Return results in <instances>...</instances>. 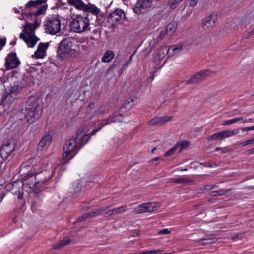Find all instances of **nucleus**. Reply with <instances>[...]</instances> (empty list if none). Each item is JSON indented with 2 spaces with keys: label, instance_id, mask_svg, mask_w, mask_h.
Wrapping results in <instances>:
<instances>
[{
  "label": "nucleus",
  "instance_id": "c85d7f7f",
  "mask_svg": "<svg viewBox=\"0 0 254 254\" xmlns=\"http://www.w3.org/2000/svg\"><path fill=\"white\" fill-rule=\"evenodd\" d=\"M52 141V136L49 134L44 135L38 144V148L42 149L45 146L49 145Z\"/></svg>",
  "mask_w": 254,
  "mask_h": 254
},
{
  "label": "nucleus",
  "instance_id": "a19ab883",
  "mask_svg": "<svg viewBox=\"0 0 254 254\" xmlns=\"http://www.w3.org/2000/svg\"><path fill=\"white\" fill-rule=\"evenodd\" d=\"M171 181L173 182H175L178 184H185L187 183H190L191 180L190 179H185L181 178H173L171 179Z\"/></svg>",
  "mask_w": 254,
  "mask_h": 254
},
{
  "label": "nucleus",
  "instance_id": "c03bdc74",
  "mask_svg": "<svg viewBox=\"0 0 254 254\" xmlns=\"http://www.w3.org/2000/svg\"><path fill=\"white\" fill-rule=\"evenodd\" d=\"M242 238V234H236L235 235H233L231 236V239L233 240H237L239 239H241Z\"/></svg>",
  "mask_w": 254,
  "mask_h": 254
},
{
  "label": "nucleus",
  "instance_id": "13d9d810",
  "mask_svg": "<svg viewBox=\"0 0 254 254\" xmlns=\"http://www.w3.org/2000/svg\"><path fill=\"white\" fill-rule=\"evenodd\" d=\"M198 1V0H191L190 2V5L191 7L195 6L197 4Z\"/></svg>",
  "mask_w": 254,
  "mask_h": 254
},
{
  "label": "nucleus",
  "instance_id": "473e14b6",
  "mask_svg": "<svg viewBox=\"0 0 254 254\" xmlns=\"http://www.w3.org/2000/svg\"><path fill=\"white\" fill-rule=\"evenodd\" d=\"M110 109V107L107 105H101L99 107L96 108L95 112L96 114L99 115H104L106 113L108 112Z\"/></svg>",
  "mask_w": 254,
  "mask_h": 254
},
{
  "label": "nucleus",
  "instance_id": "a18cd8bd",
  "mask_svg": "<svg viewBox=\"0 0 254 254\" xmlns=\"http://www.w3.org/2000/svg\"><path fill=\"white\" fill-rule=\"evenodd\" d=\"M110 206H107V207H101V208L97 209V210L98 211V212L99 213V215L102 214L103 212L108 210L110 208Z\"/></svg>",
  "mask_w": 254,
  "mask_h": 254
},
{
  "label": "nucleus",
  "instance_id": "09e8293b",
  "mask_svg": "<svg viewBox=\"0 0 254 254\" xmlns=\"http://www.w3.org/2000/svg\"><path fill=\"white\" fill-rule=\"evenodd\" d=\"M245 37L246 38H250L254 37V30H252V31L247 32L245 34Z\"/></svg>",
  "mask_w": 254,
  "mask_h": 254
},
{
  "label": "nucleus",
  "instance_id": "9d476101",
  "mask_svg": "<svg viewBox=\"0 0 254 254\" xmlns=\"http://www.w3.org/2000/svg\"><path fill=\"white\" fill-rule=\"evenodd\" d=\"M239 130L238 129L233 130H224L210 135L207 137V139L208 142L213 140H222L226 138L231 137L239 133Z\"/></svg>",
  "mask_w": 254,
  "mask_h": 254
},
{
  "label": "nucleus",
  "instance_id": "e433bc0d",
  "mask_svg": "<svg viewBox=\"0 0 254 254\" xmlns=\"http://www.w3.org/2000/svg\"><path fill=\"white\" fill-rule=\"evenodd\" d=\"M231 191V189L225 190V189H221L215 191H212L211 192V195L212 196H222L224 195L225 194Z\"/></svg>",
  "mask_w": 254,
  "mask_h": 254
},
{
  "label": "nucleus",
  "instance_id": "f03ea898",
  "mask_svg": "<svg viewBox=\"0 0 254 254\" xmlns=\"http://www.w3.org/2000/svg\"><path fill=\"white\" fill-rule=\"evenodd\" d=\"M46 1L47 0L29 1L23 8L21 7L22 14H27L28 15H33L34 17L44 15L47 9Z\"/></svg>",
  "mask_w": 254,
  "mask_h": 254
},
{
  "label": "nucleus",
  "instance_id": "864d4df0",
  "mask_svg": "<svg viewBox=\"0 0 254 254\" xmlns=\"http://www.w3.org/2000/svg\"><path fill=\"white\" fill-rule=\"evenodd\" d=\"M253 142L252 139H249L247 141H244L241 143L242 146H246L248 144H252Z\"/></svg>",
  "mask_w": 254,
  "mask_h": 254
},
{
  "label": "nucleus",
  "instance_id": "2f4dec72",
  "mask_svg": "<svg viewBox=\"0 0 254 254\" xmlns=\"http://www.w3.org/2000/svg\"><path fill=\"white\" fill-rule=\"evenodd\" d=\"M165 51L164 48H161L158 51L154 57V60L156 62H159L165 57Z\"/></svg>",
  "mask_w": 254,
  "mask_h": 254
},
{
  "label": "nucleus",
  "instance_id": "4468645a",
  "mask_svg": "<svg viewBox=\"0 0 254 254\" xmlns=\"http://www.w3.org/2000/svg\"><path fill=\"white\" fill-rule=\"evenodd\" d=\"M34 160H30L29 162L27 163V164H23L21 167L20 171L24 172L26 169H29V171L27 174L32 175L34 176L35 175H37L38 173H40L41 172V164L34 163Z\"/></svg>",
  "mask_w": 254,
  "mask_h": 254
},
{
  "label": "nucleus",
  "instance_id": "69168bd1",
  "mask_svg": "<svg viewBox=\"0 0 254 254\" xmlns=\"http://www.w3.org/2000/svg\"><path fill=\"white\" fill-rule=\"evenodd\" d=\"M16 41L15 40H14V41L11 42L10 44L12 45H15L16 44Z\"/></svg>",
  "mask_w": 254,
  "mask_h": 254
},
{
  "label": "nucleus",
  "instance_id": "bf43d9fd",
  "mask_svg": "<svg viewBox=\"0 0 254 254\" xmlns=\"http://www.w3.org/2000/svg\"><path fill=\"white\" fill-rule=\"evenodd\" d=\"M254 119L253 118L246 119L243 117V119L242 120L243 123H248V122H253Z\"/></svg>",
  "mask_w": 254,
  "mask_h": 254
},
{
  "label": "nucleus",
  "instance_id": "393cba45",
  "mask_svg": "<svg viewBox=\"0 0 254 254\" xmlns=\"http://www.w3.org/2000/svg\"><path fill=\"white\" fill-rule=\"evenodd\" d=\"M182 44L170 46L167 50V54L168 57H171L180 52L182 50Z\"/></svg>",
  "mask_w": 254,
  "mask_h": 254
},
{
  "label": "nucleus",
  "instance_id": "052dcab7",
  "mask_svg": "<svg viewBox=\"0 0 254 254\" xmlns=\"http://www.w3.org/2000/svg\"><path fill=\"white\" fill-rule=\"evenodd\" d=\"M246 154L248 155L254 154V147L249 150H247L246 152Z\"/></svg>",
  "mask_w": 254,
  "mask_h": 254
},
{
  "label": "nucleus",
  "instance_id": "7c9ffc66",
  "mask_svg": "<svg viewBox=\"0 0 254 254\" xmlns=\"http://www.w3.org/2000/svg\"><path fill=\"white\" fill-rule=\"evenodd\" d=\"M190 144V142L189 141L186 140H182L180 142H177L175 146L178 149V151L179 153L181 152V151L187 147H188Z\"/></svg>",
  "mask_w": 254,
  "mask_h": 254
},
{
  "label": "nucleus",
  "instance_id": "4c0bfd02",
  "mask_svg": "<svg viewBox=\"0 0 254 254\" xmlns=\"http://www.w3.org/2000/svg\"><path fill=\"white\" fill-rule=\"evenodd\" d=\"M243 119V117H238L229 120L224 121L222 123V125H229L238 121H242Z\"/></svg>",
  "mask_w": 254,
  "mask_h": 254
},
{
  "label": "nucleus",
  "instance_id": "680f3d73",
  "mask_svg": "<svg viewBox=\"0 0 254 254\" xmlns=\"http://www.w3.org/2000/svg\"><path fill=\"white\" fill-rule=\"evenodd\" d=\"M37 205H38V204L37 203H36V202H32V204H31V208L32 209V210L33 211L34 210H35L36 208H37Z\"/></svg>",
  "mask_w": 254,
  "mask_h": 254
},
{
  "label": "nucleus",
  "instance_id": "72a5a7b5",
  "mask_svg": "<svg viewBox=\"0 0 254 254\" xmlns=\"http://www.w3.org/2000/svg\"><path fill=\"white\" fill-rule=\"evenodd\" d=\"M70 242V240L67 239H64L60 241H59L58 243L55 244L53 246V248L54 249H60L64 246L67 245Z\"/></svg>",
  "mask_w": 254,
  "mask_h": 254
},
{
  "label": "nucleus",
  "instance_id": "37998d69",
  "mask_svg": "<svg viewBox=\"0 0 254 254\" xmlns=\"http://www.w3.org/2000/svg\"><path fill=\"white\" fill-rule=\"evenodd\" d=\"M166 34V33L165 31H160L159 35L158 37L157 41H161L163 40V39L164 38L165 35Z\"/></svg>",
  "mask_w": 254,
  "mask_h": 254
},
{
  "label": "nucleus",
  "instance_id": "20e7f679",
  "mask_svg": "<svg viewBox=\"0 0 254 254\" xmlns=\"http://www.w3.org/2000/svg\"><path fill=\"white\" fill-rule=\"evenodd\" d=\"M70 28L72 31L78 33H86L90 30V20L88 16L77 15L72 18L70 23Z\"/></svg>",
  "mask_w": 254,
  "mask_h": 254
},
{
  "label": "nucleus",
  "instance_id": "79ce46f5",
  "mask_svg": "<svg viewBox=\"0 0 254 254\" xmlns=\"http://www.w3.org/2000/svg\"><path fill=\"white\" fill-rule=\"evenodd\" d=\"M178 150L176 146L175 145L172 148L168 150L164 154L165 157H168L172 155L176 151Z\"/></svg>",
  "mask_w": 254,
  "mask_h": 254
},
{
  "label": "nucleus",
  "instance_id": "412c9836",
  "mask_svg": "<svg viewBox=\"0 0 254 254\" xmlns=\"http://www.w3.org/2000/svg\"><path fill=\"white\" fill-rule=\"evenodd\" d=\"M48 43H40L38 45L34 56L36 59L43 58L46 55V51L49 47Z\"/></svg>",
  "mask_w": 254,
  "mask_h": 254
},
{
  "label": "nucleus",
  "instance_id": "f257e3e1",
  "mask_svg": "<svg viewBox=\"0 0 254 254\" xmlns=\"http://www.w3.org/2000/svg\"><path fill=\"white\" fill-rule=\"evenodd\" d=\"M42 113V108L38 105L36 99L30 97L21 108V113L24 115L27 121L33 123L38 119Z\"/></svg>",
  "mask_w": 254,
  "mask_h": 254
},
{
  "label": "nucleus",
  "instance_id": "de8ad7c7",
  "mask_svg": "<svg viewBox=\"0 0 254 254\" xmlns=\"http://www.w3.org/2000/svg\"><path fill=\"white\" fill-rule=\"evenodd\" d=\"M40 20L37 18V17H35L34 23L32 25H34L35 28L36 29L40 25Z\"/></svg>",
  "mask_w": 254,
  "mask_h": 254
},
{
  "label": "nucleus",
  "instance_id": "c9c22d12",
  "mask_svg": "<svg viewBox=\"0 0 254 254\" xmlns=\"http://www.w3.org/2000/svg\"><path fill=\"white\" fill-rule=\"evenodd\" d=\"M36 28L34 25H32V23H27L26 24L24 27L25 34L27 35H33V33L34 32Z\"/></svg>",
  "mask_w": 254,
  "mask_h": 254
},
{
  "label": "nucleus",
  "instance_id": "e2e57ef3",
  "mask_svg": "<svg viewBox=\"0 0 254 254\" xmlns=\"http://www.w3.org/2000/svg\"><path fill=\"white\" fill-rule=\"evenodd\" d=\"M4 197V195L3 192H2L1 190H0V203L2 201L3 198Z\"/></svg>",
  "mask_w": 254,
  "mask_h": 254
},
{
  "label": "nucleus",
  "instance_id": "0eeeda50",
  "mask_svg": "<svg viewBox=\"0 0 254 254\" xmlns=\"http://www.w3.org/2000/svg\"><path fill=\"white\" fill-rule=\"evenodd\" d=\"M72 39L70 37L65 38L59 44L57 55L64 58L71 53L72 50Z\"/></svg>",
  "mask_w": 254,
  "mask_h": 254
},
{
  "label": "nucleus",
  "instance_id": "ddd939ff",
  "mask_svg": "<svg viewBox=\"0 0 254 254\" xmlns=\"http://www.w3.org/2000/svg\"><path fill=\"white\" fill-rule=\"evenodd\" d=\"M211 74V71L209 70H203L193 75L190 79L186 81V84H197L205 80Z\"/></svg>",
  "mask_w": 254,
  "mask_h": 254
},
{
  "label": "nucleus",
  "instance_id": "a211bd4d",
  "mask_svg": "<svg viewBox=\"0 0 254 254\" xmlns=\"http://www.w3.org/2000/svg\"><path fill=\"white\" fill-rule=\"evenodd\" d=\"M123 121V118L121 114H118L117 113H113L112 115H110L109 116V118L107 120H104L102 122L101 124V127L100 128L96 130L95 131L94 130H93L92 131V134H95L97 131H98L99 129H101L105 125H107L110 123H114L116 122H122Z\"/></svg>",
  "mask_w": 254,
  "mask_h": 254
},
{
  "label": "nucleus",
  "instance_id": "a878e982",
  "mask_svg": "<svg viewBox=\"0 0 254 254\" xmlns=\"http://www.w3.org/2000/svg\"><path fill=\"white\" fill-rule=\"evenodd\" d=\"M99 216V213L97 209L91 211L89 213L84 214L78 219V222L85 221L88 219H90Z\"/></svg>",
  "mask_w": 254,
  "mask_h": 254
},
{
  "label": "nucleus",
  "instance_id": "1a4fd4ad",
  "mask_svg": "<svg viewBox=\"0 0 254 254\" xmlns=\"http://www.w3.org/2000/svg\"><path fill=\"white\" fill-rule=\"evenodd\" d=\"M160 207V205L158 203H145L138 205L135 207L133 209V212L135 214L154 212L158 211Z\"/></svg>",
  "mask_w": 254,
  "mask_h": 254
},
{
  "label": "nucleus",
  "instance_id": "7ed1b4c3",
  "mask_svg": "<svg viewBox=\"0 0 254 254\" xmlns=\"http://www.w3.org/2000/svg\"><path fill=\"white\" fill-rule=\"evenodd\" d=\"M48 180L45 178H41L39 177V180L37 181L35 176L27 174L23 178L22 181L23 183V190L28 192H34L35 195L38 196L39 190L42 189L43 185Z\"/></svg>",
  "mask_w": 254,
  "mask_h": 254
},
{
  "label": "nucleus",
  "instance_id": "ea45409f",
  "mask_svg": "<svg viewBox=\"0 0 254 254\" xmlns=\"http://www.w3.org/2000/svg\"><path fill=\"white\" fill-rule=\"evenodd\" d=\"M216 241V238H215L202 239L199 241V242H201V243L203 245H209L210 244L214 243Z\"/></svg>",
  "mask_w": 254,
  "mask_h": 254
},
{
  "label": "nucleus",
  "instance_id": "f704fd0d",
  "mask_svg": "<svg viewBox=\"0 0 254 254\" xmlns=\"http://www.w3.org/2000/svg\"><path fill=\"white\" fill-rule=\"evenodd\" d=\"M114 56V54L112 51H107L102 58V61L106 63L109 62L113 59Z\"/></svg>",
  "mask_w": 254,
  "mask_h": 254
},
{
  "label": "nucleus",
  "instance_id": "c756f323",
  "mask_svg": "<svg viewBox=\"0 0 254 254\" xmlns=\"http://www.w3.org/2000/svg\"><path fill=\"white\" fill-rule=\"evenodd\" d=\"M178 24L176 22L169 23L166 26L165 32L166 34L169 36H172L175 32Z\"/></svg>",
  "mask_w": 254,
  "mask_h": 254
},
{
  "label": "nucleus",
  "instance_id": "603ef678",
  "mask_svg": "<svg viewBox=\"0 0 254 254\" xmlns=\"http://www.w3.org/2000/svg\"><path fill=\"white\" fill-rule=\"evenodd\" d=\"M170 231L168 229H163L158 232L159 234H167L170 233Z\"/></svg>",
  "mask_w": 254,
  "mask_h": 254
},
{
  "label": "nucleus",
  "instance_id": "5701e85b",
  "mask_svg": "<svg viewBox=\"0 0 254 254\" xmlns=\"http://www.w3.org/2000/svg\"><path fill=\"white\" fill-rule=\"evenodd\" d=\"M172 116H164L156 117L149 121V124L151 125H163L172 119Z\"/></svg>",
  "mask_w": 254,
  "mask_h": 254
},
{
  "label": "nucleus",
  "instance_id": "aec40b11",
  "mask_svg": "<svg viewBox=\"0 0 254 254\" xmlns=\"http://www.w3.org/2000/svg\"><path fill=\"white\" fill-rule=\"evenodd\" d=\"M19 38L26 42L28 47L31 48L34 47L39 40L34 35H27L23 33L20 34Z\"/></svg>",
  "mask_w": 254,
  "mask_h": 254
},
{
  "label": "nucleus",
  "instance_id": "5fc2aeb1",
  "mask_svg": "<svg viewBox=\"0 0 254 254\" xmlns=\"http://www.w3.org/2000/svg\"><path fill=\"white\" fill-rule=\"evenodd\" d=\"M6 43V39L3 38L0 39V50L2 49V48L5 45Z\"/></svg>",
  "mask_w": 254,
  "mask_h": 254
},
{
  "label": "nucleus",
  "instance_id": "39448f33",
  "mask_svg": "<svg viewBox=\"0 0 254 254\" xmlns=\"http://www.w3.org/2000/svg\"><path fill=\"white\" fill-rule=\"evenodd\" d=\"M44 28L46 33L56 35L61 30V23L58 15L47 17L44 22Z\"/></svg>",
  "mask_w": 254,
  "mask_h": 254
},
{
  "label": "nucleus",
  "instance_id": "774afa93",
  "mask_svg": "<svg viewBox=\"0 0 254 254\" xmlns=\"http://www.w3.org/2000/svg\"><path fill=\"white\" fill-rule=\"evenodd\" d=\"M14 11L16 13H19L20 12V11L18 10H17V9H15Z\"/></svg>",
  "mask_w": 254,
  "mask_h": 254
},
{
  "label": "nucleus",
  "instance_id": "423d86ee",
  "mask_svg": "<svg viewBox=\"0 0 254 254\" xmlns=\"http://www.w3.org/2000/svg\"><path fill=\"white\" fill-rule=\"evenodd\" d=\"M81 149L77 144L74 138H70L65 143L64 147V154L63 159L65 160L64 163H68Z\"/></svg>",
  "mask_w": 254,
  "mask_h": 254
},
{
  "label": "nucleus",
  "instance_id": "dca6fc26",
  "mask_svg": "<svg viewBox=\"0 0 254 254\" xmlns=\"http://www.w3.org/2000/svg\"><path fill=\"white\" fill-rule=\"evenodd\" d=\"M152 1L153 0H138L134 9V12L138 14L144 13L151 6Z\"/></svg>",
  "mask_w": 254,
  "mask_h": 254
},
{
  "label": "nucleus",
  "instance_id": "4be33fe9",
  "mask_svg": "<svg viewBox=\"0 0 254 254\" xmlns=\"http://www.w3.org/2000/svg\"><path fill=\"white\" fill-rule=\"evenodd\" d=\"M15 145L13 143L4 145L1 149L0 153L2 157L7 158L10 156L14 150Z\"/></svg>",
  "mask_w": 254,
  "mask_h": 254
},
{
  "label": "nucleus",
  "instance_id": "49530a36",
  "mask_svg": "<svg viewBox=\"0 0 254 254\" xmlns=\"http://www.w3.org/2000/svg\"><path fill=\"white\" fill-rule=\"evenodd\" d=\"M95 108V104L90 103L86 108V112L90 113L91 110Z\"/></svg>",
  "mask_w": 254,
  "mask_h": 254
},
{
  "label": "nucleus",
  "instance_id": "6e6552de",
  "mask_svg": "<svg viewBox=\"0 0 254 254\" xmlns=\"http://www.w3.org/2000/svg\"><path fill=\"white\" fill-rule=\"evenodd\" d=\"M125 18V14L121 9H117L109 14L107 21L109 26L114 27L117 24L123 22Z\"/></svg>",
  "mask_w": 254,
  "mask_h": 254
},
{
  "label": "nucleus",
  "instance_id": "4d7b16f0",
  "mask_svg": "<svg viewBox=\"0 0 254 254\" xmlns=\"http://www.w3.org/2000/svg\"><path fill=\"white\" fill-rule=\"evenodd\" d=\"M162 250L160 249H157V250H149L148 251V254H156L159 252H162Z\"/></svg>",
  "mask_w": 254,
  "mask_h": 254
},
{
  "label": "nucleus",
  "instance_id": "8fccbe9b",
  "mask_svg": "<svg viewBox=\"0 0 254 254\" xmlns=\"http://www.w3.org/2000/svg\"><path fill=\"white\" fill-rule=\"evenodd\" d=\"M215 150L216 151H221V152L223 154L226 153L228 152V150L226 148H221V147H216L215 149Z\"/></svg>",
  "mask_w": 254,
  "mask_h": 254
},
{
  "label": "nucleus",
  "instance_id": "f3484780",
  "mask_svg": "<svg viewBox=\"0 0 254 254\" xmlns=\"http://www.w3.org/2000/svg\"><path fill=\"white\" fill-rule=\"evenodd\" d=\"M6 59L5 65L7 69H13L17 67L20 64V61L15 53L9 54Z\"/></svg>",
  "mask_w": 254,
  "mask_h": 254
},
{
  "label": "nucleus",
  "instance_id": "338daca9",
  "mask_svg": "<svg viewBox=\"0 0 254 254\" xmlns=\"http://www.w3.org/2000/svg\"><path fill=\"white\" fill-rule=\"evenodd\" d=\"M159 159V157H156V158L153 159L152 160H151V161H156L158 160Z\"/></svg>",
  "mask_w": 254,
  "mask_h": 254
},
{
  "label": "nucleus",
  "instance_id": "cd10ccee",
  "mask_svg": "<svg viewBox=\"0 0 254 254\" xmlns=\"http://www.w3.org/2000/svg\"><path fill=\"white\" fill-rule=\"evenodd\" d=\"M68 3L80 10H84L85 3L82 0H68Z\"/></svg>",
  "mask_w": 254,
  "mask_h": 254
},
{
  "label": "nucleus",
  "instance_id": "58836bf2",
  "mask_svg": "<svg viewBox=\"0 0 254 254\" xmlns=\"http://www.w3.org/2000/svg\"><path fill=\"white\" fill-rule=\"evenodd\" d=\"M182 0H170L169 2V7L171 9H174L177 7Z\"/></svg>",
  "mask_w": 254,
  "mask_h": 254
},
{
  "label": "nucleus",
  "instance_id": "6e6d98bb",
  "mask_svg": "<svg viewBox=\"0 0 254 254\" xmlns=\"http://www.w3.org/2000/svg\"><path fill=\"white\" fill-rule=\"evenodd\" d=\"M242 131H248L252 130H254V126L249 127H247L242 128L241 129Z\"/></svg>",
  "mask_w": 254,
  "mask_h": 254
},
{
  "label": "nucleus",
  "instance_id": "9b49d317",
  "mask_svg": "<svg viewBox=\"0 0 254 254\" xmlns=\"http://www.w3.org/2000/svg\"><path fill=\"white\" fill-rule=\"evenodd\" d=\"M89 131L87 127L84 126L79 128L77 132L75 140L77 144L80 147H82L85 144H86L89 139Z\"/></svg>",
  "mask_w": 254,
  "mask_h": 254
},
{
  "label": "nucleus",
  "instance_id": "2eb2a0df",
  "mask_svg": "<svg viewBox=\"0 0 254 254\" xmlns=\"http://www.w3.org/2000/svg\"><path fill=\"white\" fill-rule=\"evenodd\" d=\"M217 20V15L216 13H212L210 15L205 17L202 21V26L205 30H210L213 29Z\"/></svg>",
  "mask_w": 254,
  "mask_h": 254
},
{
  "label": "nucleus",
  "instance_id": "f8f14e48",
  "mask_svg": "<svg viewBox=\"0 0 254 254\" xmlns=\"http://www.w3.org/2000/svg\"><path fill=\"white\" fill-rule=\"evenodd\" d=\"M23 187V183L21 181H16L7 184L5 189L8 191H10L13 194L18 195V199H22L23 198V193L21 192V187Z\"/></svg>",
  "mask_w": 254,
  "mask_h": 254
},
{
  "label": "nucleus",
  "instance_id": "b1692460",
  "mask_svg": "<svg viewBox=\"0 0 254 254\" xmlns=\"http://www.w3.org/2000/svg\"><path fill=\"white\" fill-rule=\"evenodd\" d=\"M84 12L90 13L92 14L97 16L100 12V10L95 5L91 3L85 4Z\"/></svg>",
  "mask_w": 254,
  "mask_h": 254
},
{
  "label": "nucleus",
  "instance_id": "3c124183",
  "mask_svg": "<svg viewBox=\"0 0 254 254\" xmlns=\"http://www.w3.org/2000/svg\"><path fill=\"white\" fill-rule=\"evenodd\" d=\"M215 186L212 185H206L204 187V190L206 191H209L214 188Z\"/></svg>",
  "mask_w": 254,
  "mask_h": 254
},
{
  "label": "nucleus",
  "instance_id": "bb28decb",
  "mask_svg": "<svg viewBox=\"0 0 254 254\" xmlns=\"http://www.w3.org/2000/svg\"><path fill=\"white\" fill-rule=\"evenodd\" d=\"M127 209V206L124 205L122 206L110 210L104 213L105 217L111 216L113 214H121L124 212H125Z\"/></svg>",
  "mask_w": 254,
  "mask_h": 254
},
{
  "label": "nucleus",
  "instance_id": "0e129e2a",
  "mask_svg": "<svg viewBox=\"0 0 254 254\" xmlns=\"http://www.w3.org/2000/svg\"><path fill=\"white\" fill-rule=\"evenodd\" d=\"M135 254H148V251H141L138 253H136Z\"/></svg>",
  "mask_w": 254,
  "mask_h": 254
},
{
  "label": "nucleus",
  "instance_id": "6ab92c4d",
  "mask_svg": "<svg viewBox=\"0 0 254 254\" xmlns=\"http://www.w3.org/2000/svg\"><path fill=\"white\" fill-rule=\"evenodd\" d=\"M21 89V88L19 82L14 83V84L11 86L9 92L5 93L3 96V98L6 100L7 98H9V96H11L14 99L20 92Z\"/></svg>",
  "mask_w": 254,
  "mask_h": 254
}]
</instances>
